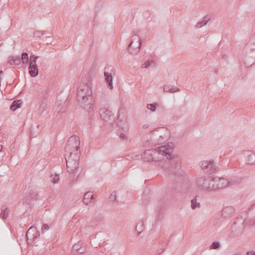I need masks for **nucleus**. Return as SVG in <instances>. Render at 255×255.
<instances>
[{
  "label": "nucleus",
  "instance_id": "obj_44",
  "mask_svg": "<svg viewBox=\"0 0 255 255\" xmlns=\"http://www.w3.org/2000/svg\"><path fill=\"white\" fill-rule=\"evenodd\" d=\"M171 89H171V90H172V93H175V92H178L180 91V90L179 89V88H178L177 87L172 88Z\"/></svg>",
  "mask_w": 255,
  "mask_h": 255
},
{
  "label": "nucleus",
  "instance_id": "obj_34",
  "mask_svg": "<svg viewBox=\"0 0 255 255\" xmlns=\"http://www.w3.org/2000/svg\"><path fill=\"white\" fill-rule=\"evenodd\" d=\"M219 246H220L219 243L217 241H215L210 245V249L211 250L217 249L219 248Z\"/></svg>",
  "mask_w": 255,
  "mask_h": 255
},
{
  "label": "nucleus",
  "instance_id": "obj_13",
  "mask_svg": "<svg viewBox=\"0 0 255 255\" xmlns=\"http://www.w3.org/2000/svg\"><path fill=\"white\" fill-rule=\"evenodd\" d=\"M235 213V209L232 206H227L222 209L221 217L224 219H229Z\"/></svg>",
  "mask_w": 255,
  "mask_h": 255
},
{
  "label": "nucleus",
  "instance_id": "obj_40",
  "mask_svg": "<svg viewBox=\"0 0 255 255\" xmlns=\"http://www.w3.org/2000/svg\"><path fill=\"white\" fill-rule=\"evenodd\" d=\"M49 230V226L46 224H44L42 225V228H41V231H42V233L47 231Z\"/></svg>",
  "mask_w": 255,
  "mask_h": 255
},
{
  "label": "nucleus",
  "instance_id": "obj_50",
  "mask_svg": "<svg viewBox=\"0 0 255 255\" xmlns=\"http://www.w3.org/2000/svg\"><path fill=\"white\" fill-rule=\"evenodd\" d=\"M101 4V5H103V2L102 1H100L98 2V4H97V5H99Z\"/></svg>",
  "mask_w": 255,
  "mask_h": 255
},
{
  "label": "nucleus",
  "instance_id": "obj_7",
  "mask_svg": "<svg viewBox=\"0 0 255 255\" xmlns=\"http://www.w3.org/2000/svg\"><path fill=\"white\" fill-rule=\"evenodd\" d=\"M211 184H212V185H211L212 191H217L219 189H222L227 186H230L228 184L227 180L219 177H212Z\"/></svg>",
  "mask_w": 255,
  "mask_h": 255
},
{
  "label": "nucleus",
  "instance_id": "obj_10",
  "mask_svg": "<svg viewBox=\"0 0 255 255\" xmlns=\"http://www.w3.org/2000/svg\"><path fill=\"white\" fill-rule=\"evenodd\" d=\"M200 167L207 172L213 173L216 171V165L213 160H205L200 162Z\"/></svg>",
  "mask_w": 255,
  "mask_h": 255
},
{
  "label": "nucleus",
  "instance_id": "obj_33",
  "mask_svg": "<svg viewBox=\"0 0 255 255\" xmlns=\"http://www.w3.org/2000/svg\"><path fill=\"white\" fill-rule=\"evenodd\" d=\"M85 248L84 247H82V243L81 242H78V243L74 244L72 248V251L78 250L79 249Z\"/></svg>",
  "mask_w": 255,
  "mask_h": 255
},
{
  "label": "nucleus",
  "instance_id": "obj_5",
  "mask_svg": "<svg viewBox=\"0 0 255 255\" xmlns=\"http://www.w3.org/2000/svg\"><path fill=\"white\" fill-rule=\"evenodd\" d=\"M39 238V232L37 231L36 227L32 226L29 228L27 233H26V241L28 245L33 246L37 243Z\"/></svg>",
  "mask_w": 255,
  "mask_h": 255
},
{
  "label": "nucleus",
  "instance_id": "obj_38",
  "mask_svg": "<svg viewBox=\"0 0 255 255\" xmlns=\"http://www.w3.org/2000/svg\"><path fill=\"white\" fill-rule=\"evenodd\" d=\"M152 61L149 60L145 61L143 64V68H147L152 64Z\"/></svg>",
  "mask_w": 255,
  "mask_h": 255
},
{
  "label": "nucleus",
  "instance_id": "obj_2",
  "mask_svg": "<svg viewBox=\"0 0 255 255\" xmlns=\"http://www.w3.org/2000/svg\"><path fill=\"white\" fill-rule=\"evenodd\" d=\"M79 137L75 135H72L68 139L65 146V159L67 162V171L68 173L73 174L71 184H74L78 175H77L79 163L80 152Z\"/></svg>",
  "mask_w": 255,
  "mask_h": 255
},
{
  "label": "nucleus",
  "instance_id": "obj_9",
  "mask_svg": "<svg viewBox=\"0 0 255 255\" xmlns=\"http://www.w3.org/2000/svg\"><path fill=\"white\" fill-rule=\"evenodd\" d=\"M77 101L82 108L87 112L93 110V98H77Z\"/></svg>",
  "mask_w": 255,
  "mask_h": 255
},
{
  "label": "nucleus",
  "instance_id": "obj_27",
  "mask_svg": "<svg viewBox=\"0 0 255 255\" xmlns=\"http://www.w3.org/2000/svg\"><path fill=\"white\" fill-rule=\"evenodd\" d=\"M200 203L197 202V199L196 198L191 200V208L194 210L196 208L199 207Z\"/></svg>",
  "mask_w": 255,
  "mask_h": 255
},
{
  "label": "nucleus",
  "instance_id": "obj_45",
  "mask_svg": "<svg viewBox=\"0 0 255 255\" xmlns=\"http://www.w3.org/2000/svg\"><path fill=\"white\" fill-rule=\"evenodd\" d=\"M251 41L253 44H255V33L253 34L252 38H251Z\"/></svg>",
  "mask_w": 255,
  "mask_h": 255
},
{
  "label": "nucleus",
  "instance_id": "obj_8",
  "mask_svg": "<svg viewBox=\"0 0 255 255\" xmlns=\"http://www.w3.org/2000/svg\"><path fill=\"white\" fill-rule=\"evenodd\" d=\"M114 74H115V73L114 72L113 68H112V67L109 66L105 68V82L107 83V88L110 90L113 89L112 79H113Z\"/></svg>",
  "mask_w": 255,
  "mask_h": 255
},
{
  "label": "nucleus",
  "instance_id": "obj_6",
  "mask_svg": "<svg viewBox=\"0 0 255 255\" xmlns=\"http://www.w3.org/2000/svg\"><path fill=\"white\" fill-rule=\"evenodd\" d=\"M212 177L201 176L197 179V187L202 191H211Z\"/></svg>",
  "mask_w": 255,
  "mask_h": 255
},
{
  "label": "nucleus",
  "instance_id": "obj_51",
  "mask_svg": "<svg viewBox=\"0 0 255 255\" xmlns=\"http://www.w3.org/2000/svg\"><path fill=\"white\" fill-rule=\"evenodd\" d=\"M3 73V71L1 70H0V75Z\"/></svg>",
  "mask_w": 255,
  "mask_h": 255
},
{
  "label": "nucleus",
  "instance_id": "obj_31",
  "mask_svg": "<svg viewBox=\"0 0 255 255\" xmlns=\"http://www.w3.org/2000/svg\"><path fill=\"white\" fill-rule=\"evenodd\" d=\"M142 230H143V223L141 222L137 223V226H136V231L141 230L140 232L137 233V235H139L142 232Z\"/></svg>",
  "mask_w": 255,
  "mask_h": 255
},
{
  "label": "nucleus",
  "instance_id": "obj_48",
  "mask_svg": "<svg viewBox=\"0 0 255 255\" xmlns=\"http://www.w3.org/2000/svg\"><path fill=\"white\" fill-rule=\"evenodd\" d=\"M127 160H130L132 159V157L130 156V155H127L126 156Z\"/></svg>",
  "mask_w": 255,
  "mask_h": 255
},
{
  "label": "nucleus",
  "instance_id": "obj_3",
  "mask_svg": "<svg viewBox=\"0 0 255 255\" xmlns=\"http://www.w3.org/2000/svg\"><path fill=\"white\" fill-rule=\"evenodd\" d=\"M94 74L93 70H90L87 75L82 78V85L79 86L77 92V99L93 98L91 86H92V78Z\"/></svg>",
  "mask_w": 255,
  "mask_h": 255
},
{
  "label": "nucleus",
  "instance_id": "obj_14",
  "mask_svg": "<svg viewBox=\"0 0 255 255\" xmlns=\"http://www.w3.org/2000/svg\"><path fill=\"white\" fill-rule=\"evenodd\" d=\"M162 129L163 128H158L154 129V131H151L152 135H154V136L160 138V139H157V140H156V138L154 137V139L155 140V142L157 143H162L163 141H165L166 137H163V136H164V135L162 134V133H161L160 132V130Z\"/></svg>",
  "mask_w": 255,
  "mask_h": 255
},
{
  "label": "nucleus",
  "instance_id": "obj_19",
  "mask_svg": "<svg viewBox=\"0 0 255 255\" xmlns=\"http://www.w3.org/2000/svg\"><path fill=\"white\" fill-rule=\"evenodd\" d=\"M227 182L230 186H237L241 183V179L236 176L232 177L230 179L227 180Z\"/></svg>",
  "mask_w": 255,
  "mask_h": 255
},
{
  "label": "nucleus",
  "instance_id": "obj_28",
  "mask_svg": "<svg viewBox=\"0 0 255 255\" xmlns=\"http://www.w3.org/2000/svg\"><path fill=\"white\" fill-rule=\"evenodd\" d=\"M37 59V56H35L34 55H31L29 56V63L26 64H36V61Z\"/></svg>",
  "mask_w": 255,
  "mask_h": 255
},
{
  "label": "nucleus",
  "instance_id": "obj_24",
  "mask_svg": "<svg viewBox=\"0 0 255 255\" xmlns=\"http://www.w3.org/2000/svg\"><path fill=\"white\" fill-rule=\"evenodd\" d=\"M1 213H0V218H1V219L4 220L8 217V210L7 208L2 206H1Z\"/></svg>",
  "mask_w": 255,
  "mask_h": 255
},
{
  "label": "nucleus",
  "instance_id": "obj_4",
  "mask_svg": "<svg viewBox=\"0 0 255 255\" xmlns=\"http://www.w3.org/2000/svg\"><path fill=\"white\" fill-rule=\"evenodd\" d=\"M139 32H132V37L129 44L128 45V50L132 55H135L139 52V49L141 47V38L138 34Z\"/></svg>",
  "mask_w": 255,
  "mask_h": 255
},
{
  "label": "nucleus",
  "instance_id": "obj_23",
  "mask_svg": "<svg viewBox=\"0 0 255 255\" xmlns=\"http://www.w3.org/2000/svg\"><path fill=\"white\" fill-rule=\"evenodd\" d=\"M208 20H209V17L208 15L205 16L202 21H200L197 23V27L199 28H201L203 26H205L208 23Z\"/></svg>",
  "mask_w": 255,
  "mask_h": 255
},
{
  "label": "nucleus",
  "instance_id": "obj_15",
  "mask_svg": "<svg viewBox=\"0 0 255 255\" xmlns=\"http://www.w3.org/2000/svg\"><path fill=\"white\" fill-rule=\"evenodd\" d=\"M244 156H246L245 162L248 164L255 165V154L250 150H247L244 152Z\"/></svg>",
  "mask_w": 255,
  "mask_h": 255
},
{
  "label": "nucleus",
  "instance_id": "obj_35",
  "mask_svg": "<svg viewBox=\"0 0 255 255\" xmlns=\"http://www.w3.org/2000/svg\"><path fill=\"white\" fill-rule=\"evenodd\" d=\"M109 201L114 203L116 202V192L113 191L112 194H111V195L109 196Z\"/></svg>",
  "mask_w": 255,
  "mask_h": 255
},
{
  "label": "nucleus",
  "instance_id": "obj_43",
  "mask_svg": "<svg viewBox=\"0 0 255 255\" xmlns=\"http://www.w3.org/2000/svg\"><path fill=\"white\" fill-rule=\"evenodd\" d=\"M35 137H36V133L32 132V129H30V131H29V137L31 138Z\"/></svg>",
  "mask_w": 255,
  "mask_h": 255
},
{
  "label": "nucleus",
  "instance_id": "obj_46",
  "mask_svg": "<svg viewBox=\"0 0 255 255\" xmlns=\"http://www.w3.org/2000/svg\"><path fill=\"white\" fill-rule=\"evenodd\" d=\"M246 255H255V252L253 251H249L247 252Z\"/></svg>",
  "mask_w": 255,
  "mask_h": 255
},
{
  "label": "nucleus",
  "instance_id": "obj_18",
  "mask_svg": "<svg viewBox=\"0 0 255 255\" xmlns=\"http://www.w3.org/2000/svg\"><path fill=\"white\" fill-rule=\"evenodd\" d=\"M29 74L31 77H35L38 74L37 64H29Z\"/></svg>",
  "mask_w": 255,
  "mask_h": 255
},
{
  "label": "nucleus",
  "instance_id": "obj_32",
  "mask_svg": "<svg viewBox=\"0 0 255 255\" xmlns=\"http://www.w3.org/2000/svg\"><path fill=\"white\" fill-rule=\"evenodd\" d=\"M46 31H39L36 30L34 32V37L39 38L41 35L46 34Z\"/></svg>",
  "mask_w": 255,
  "mask_h": 255
},
{
  "label": "nucleus",
  "instance_id": "obj_1",
  "mask_svg": "<svg viewBox=\"0 0 255 255\" xmlns=\"http://www.w3.org/2000/svg\"><path fill=\"white\" fill-rule=\"evenodd\" d=\"M173 147L169 144L161 146L154 149H148L143 152V159L147 162H157L163 160L161 167L170 175L180 177L183 174L180 168V157L172 154Z\"/></svg>",
  "mask_w": 255,
  "mask_h": 255
},
{
  "label": "nucleus",
  "instance_id": "obj_37",
  "mask_svg": "<svg viewBox=\"0 0 255 255\" xmlns=\"http://www.w3.org/2000/svg\"><path fill=\"white\" fill-rule=\"evenodd\" d=\"M59 180H60V177H59V175L56 174L54 175L53 178H52V180H51V182L53 184H56L59 182Z\"/></svg>",
  "mask_w": 255,
  "mask_h": 255
},
{
  "label": "nucleus",
  "instance_id": "obj_29",
  "mask_svg": "<svg viewBox=\"0 0 255 255\" xmlns=\"http://www.w3.org/2000/svg\"><path fill=\"white\" fill-rule=\"evenodd\" d=\"M82 201H83V203L86 205L93 204L94 203V199L83 198Z\"/></svg>",
  "mask_w": 255,
  "mask_h": 255
},
{
  "label": "nucleus",
  "instance_id": "obj_16",
  "mask_svg": "<svg viewBox=\"0 0 255 255\" xmlns=\"http://www.w3.org/2000/svg\"><path fill=\"white\" fill-rule=\"evenodd\" d=\"M124 114V109L121 108L118 110V118H117V124H118V127L121 128V129H123V131H126L127 129V128L124 127V123L125 121H123L122 120L120 119L121 115Z\"/></svg>",
  "mask_w": 255,
  "mask_h": 255
},
{
  "label": "nucleus",
  "instance_id": "obj_42",
  "mask_svg": "<svg viewBox=\"0 0 255 255\" xmlns=\"http://www.w3.org/2000/svg\"><path fill=\"white\" fill-rule=\"evenodd\" d=\"M46 106V101H45V100H43L42 103H41V104H40V110H43Z\"/></svg>",
  "mask_w": 255,
  "mask_h": 255
},
{
  "label": "nucleus",
  "instance_id": "obj_11",
  "mask_svg": "<svg viewBox=\"0 0 255 255\" xmlns=\"http://www.w3.org/2000/svg\"><path fill=\"white\" fill-rule=\"evenodd\" d=\"M100 117L102 120L107 122H110L114 120L113 114L112 112L106 108H102L99 112Z\"/></svg>",
  "mask_w": 255,
  "mask_h": 255
},
{
  "label": "nucleus",
  "instance_id": "obj_36",
  "mask_svg": "<svg viewBox=\"0 0 255 255\" xmlns=\"http://www.w3.org/2000/svg\"><path fill=\"white\" fill-rule=\"evenodd\" d=\"M83 199H94L93 193L91 191L87 192V193L84 195V198H83Z\"/></svg>",
  "mask_w": 255,
  "mask_h": 255
},
{
  "label": "nucleus",
  "instance_id": "obj_47",
  "mask_svg": "<svg viewBox=\"0 0 255 255\" xmlns=\"http://www.w3.org/2000/svg\"><path fill=\"white\" fill-rule=\"evenodd\" d=\"M240 221H242V218H237V221L235 222V225L236 224V223H239Z\"/></svg>",
  "mask_w": 255,
  "mask_h": 255
},
{
  "label": "nucleus",
  "instance_id": "obj_12",
  "mask_svg": "<svg viewBox=\"0 0 255 255\" xmlns=\"http://www.w3.org/2000/svg\"><path fill=\"white\" fill-rule=\"evenodd\" d=\"M168 206V203L165 201L164 199L160 200L159 203H158V212L156 215V218L155 221L158 222L161 218V216L163 215V209Z\"/></svg>",
  "mask_w": 255,
  "mask_h": 255
},
{
  "label": "nucleus",
  "instance_id": "obj_17",
  "mask_svg": "<svg viewBox=\"0 0 255 255\" xmlns=\"http://www.w3.org/2000/svg\"><path fill=\"white\" fill-rule=\"evenodd\" d=\"M21 62L19 56H8L7 58V63L10 65H18L21 64Z\"/></svg>",
  "mask_w": 255,
  "mask_h": 255
},
{
  "label": "nucleus",
  "instance_id": "obj_22",
  "mask_svg": "<svg viewBox=\"0 0 255 255\" xmlns=\"http://www.w3.org/2000/svg\"><path fill=\"white\" fill-rule=\"evenodd\" d=\"M242 223L244 224V225L249 226L250 228L255 227V218H247Z\"/></svg>",
  "mask_w": 255,
  "mask_h": 255
},
{
  "label": "nucleus",
  "instance_id": "obj_25",
  "mask_svg": "<svg viewBox=\"0 0 255 255\" xmlns=\"http://www.w3.org/2000/svg\"><path fill=\"white\" fill-rule=\"evenodd\" d=\"M29 58L28 54L26 52H23L21 55L20 60L22 61V63L23 64H27L29 63Z\"/></svg>",
  "mask_w": 255,
  "mask_h": 255
},
{
  "label": "nucleus",
  "instance_id": "obj_49",
  "mask_svg": "<svg viewBox=\"0 0 255 255\" xmlns=\"http://www.w3.org/2000/svg\"><path fill=\"white\" fill-rule=\"evenodd\" d=\"M227 57V56L226 55H223V56H222V59H223L224 60H226Z\"/></svg>",
  "mask_w": 255,
  "mask_h": 255
},
{
  "label": "nucleus",
  "instance_id": "obj_30",
  "mask_svg": "<svg viewBox=\"0 0 255 255\" xmlns=\"http://www.w3.org/2000/svg\"><path fill=\"white\" fill-rule=\"evenodd\" d=\"M85 248H81L79 249L78 250H72V253L75 255L77 254H83L85 253Z\"/></svg>",
  "mask_w": 255,
  "mask_h": 255
},
{
  "label": "nucleus",
  "instance_id": "obj_52",
  "mask_svg": "<svg viewBox=\"0 0 255 255\" xmlns=\"http://www.w3.org/2000/svg\"><path fill=\"white\" fill-rule=\"evenodd\" d=\"M233 255H239L238 254H233Z\"/></svg>",
  "mask_w": 255,
  "mask_h": 255
},
{
  "label": "nucleus",
  "instance_id": "obj_26",
  "mask_svg": "<svg viewBox=\"0 0 255 255\" xmlns=\"http://www.w3.org/2000/svg\"><path fill=\"white\" fill-rule=\"evenodd\" d=\"M158 106V105L157 103H154L153 104H147L146 108L147 109L149 110V111H151L152 112H154L156 109L157 108V107Z\"/></svg>",
  "mask_w": 255,
  "mask_h": 255
},
{
  "label": "nucleus",
  "instance_id": "obj_21",
  "mask_svg": "<svg viewBox=\"0 0 255 255\" xmlns=\"http://www.w3.org/2000/svg\"><path fill=\"white\" fill-rule=\"evenodd\" d=\"M21 100H15L12 102V105L10 106V110L12 112H14L17 109L20 108L21 107Z\"/></svg>",
  "mask_w": 255,
  "mask_h": 255
},
{
  "label": "nucleus",
  "instance_id": "obj_39",
  "mask_svg": "<svg viewBox=\"0 0 255 255\" xmlns=\"http://www.w3.org/2000/svg\"><path fill=\"white\" fill-rule=\"evenodd\" d=\"M172 88L170 87L169 86L165 85L164 86V88H163V91L165 92H169L170 93H172Z\"/></svg>",
  "mask_w": 255,
  "mask_h": 255
},
{
  "label": "nucleus",
  "instance_id": "obj_20",
  "mask_svg": "<svg viewBox=\"0 0 255 255\" xmlns=\"http://www.w3.org/2000/svg\"><path fill=\"white\" fill-rule=\"evenodd\" d=\"M28 194H29V195H25V197L23 198V201L26 204H29L30 202L37 196V194L33 191L29 192Z\"/></svg>",
  "mask_w": 255,
  "mask_h": 255
},
{
  "label": "nucleus",
  "instance_id": "obj_53",
  "mask_svg": "<svg viewBox=\"0 0 255 255\" xmlns=\"http://www.w3.org/2000/svg\"><path fill=\"white\" fill-rule=\"evenodd\" d=\"M218 72V71H216V73H217Z\"/></svg>",
  "mask_w": 255,
  "mask_h": 255
},
{
  "label": "nucleus",
  "instance_id": "obj_41",
  "mask_svg": "<svg viewBox=\"0 0 255 255\" xmlns=\"http://www.w3.org/2000/svg\"><path fill=\"white\" fill-rule=\"evenodd\" d=\"M119 137H120L121 139L127 140V133H124V132H121L120 135H119Z\"/></svg>",
  "mask_w": 255,
  "mask_h": 255
}]
</instances>
